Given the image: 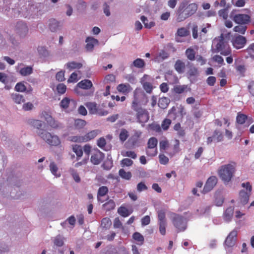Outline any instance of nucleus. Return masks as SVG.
<instances>
[{
	"label": "nucleus",
	"instance_id": "nucleus-60",
	"mask_svg": "<svg viewBox=\"0 0 254 254\" xmlns=\"http://www.w3.org/2000/svg\"><path fill=\"white\" fill-rule=\"evenodd\" d=\"M70 100L68 98H64L60 103V106L63 109H66L68 107Z\"/></svg>",
	"mask_w": 254,
	"mask_h": 254
},
{
	"label": "nucleus",
	"instance_id": "nucleus-23",
	"mask_svg": "<svg viewBox=\"0 0 254 254\" xmlns=\"http://www.w3.org/2000/svg\"><path fill=\"white\" fill-rule=\"evenodd\" d=\"M62 25L61 23L55 19H51L49 21V27L52 32H56L59 30Z\"/></svg>",
	"mask_w": 254,
	"mask_h": 254
},
{
	"label": "nucleus",
	"instance_id": "nucleus-47",
	"mask_svg": "<svg viewBox=\"0 0 254 254\" xmlns=\"http://www.w3.org/2000/svg\"><path fill=\"white\" fill-rule=\"evenodd\" d=\"M169 142L166 139H163L160 141L159 147L161 151L166 150L169 147Z\"/></svg>",
	"mask_w": 254,
	"mask_h": 254
},
{
	"label": "nucleus",
	"instance_id": "nucleus-16",
	"mask_svg": "<svg viewBox=\"0 0 254 254\" xmlns=\"http://www.w3.org/2000/svg\"><path fill=\"white\" fill-rule=\"evenodd\" d=\"M233 20L236 23L244 25L250 21V17L247 14H238L233 16Z\"/></svg>",
	"mask_w": 254,
	"mask_h": 254
},
{
	"label": "nucleus",
	"instance_id": "nucleus-36",
	"mask_svg": "<svg viewBox=\"0 0 254 254\" xmlns=\"http://www.w3.org/2000/svg\"><path fill=\"white\" fill-rule=\"evenodd\" d=\"M118 212L123 217H126L129 216L132 213V211H129L125 207L121 206L118 208Z\"/></svg>",
	"mask_w": 254,
	"mask_h": 254
},
{
	"label": "nucleus",
	"instance_id": "nucleus-59",
	"mask_svg": "<svg viewBox=\"0 0 254 254\" xmlns=\"http://www.w3.org/2000/svg\"><path fill=\"white\" fill-rule=\"evenodd\" d=\"M41 116L47 123H49L53 119L51 115L46 111L42 112Z\"/></svg>",
	"mask_w": 254,
	"mask_h": 254
},
{
	"label": "nucleus",
	"instance_id": "nucleus-8",
	"mask_svg": "<svg viewBox=\"0 0 254 254\" xmlns=\"http://www.w3.org/2000/svg\"><path fill=\"white\" fill-rule=\"evenodd\" d=\"M187 3L182 2L180 4L176 12V21L178 22H181L184 21L187 18L189 17L188 14L185 12V8L186 7Z\"/></svg>",
	"mask_w": 254,
	"mask_h": 254
},
{
	"label": "nucleus",
	"instance_id": "nucleus-10",
	"mask_svg": "<svg viewBox=\"0 0 254 254\" xmlns=\"http://www.w3.org/2000/svg\"><path fill=\"white\" fill-rule=\"evenodd\" d=\"M233 46L237 49L243 48L246 44V38L241 35H236L232 40Z\"/></svg>",
	"mask_w": 254,
	"mask_h": 254
},
{
	"label": "nucleus",
	"instance_id": "nucleus-43",
	"mask_svg": "<svg viewBox=\"0 0 254 254\" xmlns=\"http://www.w3.org/2000/svg\"><path fill=\"white\" fill-rule=\"evenodd\" d=\"M129 136L128 132L127 130L124 128H122L119 134L120 140L122 142H124L128 138Z\"/></svg>",
	"mask_w": 254,
	"mask_h": 254
},
{
	"label": "nucleus",
	"instance_id": "nucleus-21",
	"mask_svg": "<svg viewBox=\"0 0 254 254\" xmlns=\"http://www.w3.org/2000/svg\"><path fill=\"white\" fill-rule=\"evenodd\" d=\"M190 34V31L185 27H181L178 29L175 34L176 40L178 42H182L179 37H185Z\"/></svg>",
	"mask_w": 254,
	"mask_h": 254
},
{
	"label": "nucleus",
	"instance_id": "nucleus-64",
	"mask_svg": "<svg viewBox=\"0 0 254 254\" xmlns=\"http://www.w3.org/2000/svg\"><path fill=\"white\" fill-rule=\"evenodd\" d=\"M247 52L251 58H254V43L251 44L248 47Z\"/></svg>",
	"mask_w": 254,
	"mask_h": 254
},
{
	"label": "nucleus",
	"instance_id": "nucleus-2",
	"mask_svg": "<svg viewBox=\"0 0 254 254\" xmlns=\"http://www.w3.org/2000/svg\"><path fill=\"white\" fill-rule=\"evenodd\" d=\"M212 47V51L214 53H220L223 56H228L231 54V48L228 43L224 40L222 35L213 40Z\"/></svg>",
	"mask_w": 254,
	"mask_h": 254
},
{
	"label": "nucleus",
	"instance_id": "nucleus-19",
	"mask_svg": "<svg viewBox=\"0 0 254 254\" xmlns=\"http://www.w3.org/2000/svg\"><path fill=\"white\" fill-rule=\"evenodd\" d=\"M85 42L86 43L85 47L87 51L90 52L93 50L95 46L99 44V41L97 39L90 36L86 38Z\"/></svg>",
	"mask_w": 254,
	"mask_h": 254
},
{
	"label": "nucleus",
	"instance_id": "nucleus-38",
	"mask_svg": "<svg viewBox=\"0 0 254 254\" xmlns=\"http://www.w3.org/2000/svg\"><path fill=\"white\" fill-rule=\"evenodd\" d=\"M72 150L78 158H80L83 155V150L81 146L75 144L72 145Z\"/></svg>",
	"mask_w": 254,
	"mask_h": 254
},
{
	"label": "nucleus",
	"instance_id": "nucleus-26",
	"mask_svg": "<svg viewBox=\"0 0 254 254\" xmlns=\"http://www.w3.org/2000/svg\"><path fill=\"white\" fill-rule=\"evenodd\" d=\"M197 9V5L195 3H190L185 8V12L188 14L189 17L193 14L196 11Z\"/></svg>",
	"mask_w": 254,
	"mask_h": 254
},
{
	"label": "nucleus",
	"instance_id": "nucleus-29",
	"mask_svg": "<svg viewBox=\"0 0 254 254\" xmlns=\"http://www.w3.org/2000/svg\"><path fill=\"white\" fill-rule=\"evenodd\" d=\"M93 86L92 82L88 79H85L80 81L77 84V86L81 89L88 90Z\"/></svg>",
	"mask_w": 254,
	"mask_h": 254
},
{
	"label": "nucleus",
	"instance_id": "nucleus-35",
	"mask_svg": "<svg viewBox=\"0 0 254 254\" xmlns=\"http://www.w3.org/2000/svg\"><path fill=\"white\" fill-rule=\"evenodd\" d=\"M170 103V100L167 97H162L159 99L158 106L162 109L166 108Z\"/></svg>",
	"mask_w": 254,
	"mask_h": 254
},
{
	"label": "nucleus",
	"instance_id": "nucleus-7",
	"mask_svg": "<svg viewBox=\"0 0 254 254\" xmlns=\"http://www.w3.org/2000/svg\"><path fill=\"white\" fill-rule=\"evenodd\" d=\"M157 143L158 140L156 138L152 137L149 139L146 148V153L147 156L153 157L157 155L158 152Z\"/></svg>",
	"mask_w": 254,
	"mask_h": 254
},
{
	"label": "nucleus",
	"instance_id": "nucleus-25",
	"mask_svg": "<svg viewBox=\"0 0 254 254\" xmlns=\"http://www.w3.org/2000/svg\"><path fill=\"white\" fill-rule=\"evenodd\" d=\"M100 131L98 129L93 130L83 136L84 142H87L94 138L99 133Z\"/></svg>",
	"mask_w": 254,
	"mask_h": 254
},
{
	"label": "nucleus",
	"instance_id": "nucleus-58",
	"mask_svg": "<svg viewBox=\"0 0 254 254\" xmlns=\"http://www.w3.org/2000/svg\"><path fill=\"white\" fill-rule=\"evenodd\" d=\"M231 2L236 7H243L245 5L246 0H232Z\"/></svg>",
	"mask_w": 254,
	"mask_h": 254
},
{
	"label": "nucleus",
	"instance_id": "nucleus-3",
	"mask_svg": "<svg viewBox=\"0 0 254 254\" xmlns=\"http://www.w3.org/2000/svg\"><path fill=\"white\" fill-rule=\"evenodd\" d=\"M38 134L41 139L50 145L58 146L61 145V139L56 134L41 129L38 131Z\"/></svg>",
	"mask_w": 254,
	"mask_h": 254
},
{
	"label": "nucleus",
	"instance_id": "nucleus-44",
	"mask_svg": "<svg viewBox=\"0 0 254 254\" xmlns=\"http://www.w3.org/2000/svg\"><path fill=\"white\" fill-rule=\"evenodd\" d=\"M224 202V197L220 194H217L215 196L214 204L217 206H221Z\"/></svg>",
	"mask_w": 254,
	"mask_h": 254
},
{
	"label": "nucleus",
	"instance_id": "nucleus-30",
	"mask_svg": "<svg viewBox=\"0 0 254 254\" xmlns=\"http://www.w3.org/2000/svg\"><path fill=\"white\" fill-rule=\"evenodd\" d=\"M12 101L17 104H20L25 101L24 97L23 95L18 93H13L11 95Z\"/></svg>",
	"mask_w": 254,
	"mask_h": 254
},
{
	"label": "nucleus",
	"instance_id": "nucleus-13",
	"mask_svg": "<svg viewBox=\"0 0 254 254\" xmlns=\"http://www.w3.org/2000/svg\"><path fill=\"white\" fill-rule=\"evenodd\" d=\"M238 233L236 230L231 231L226 239L225 241V248L233 247L236 243Z\"/></svg>",
	"mask_w": 254,
	"mask_h": 254
},
{
	"label": "nucleus",
	"instance_id": "nucleus-28",
	"mask_svg": "<svg viewBox=\"0 0 254 254\" xmlns=\"http://www.w3.org/2000/svg\"><path fill=\"white\" fill-rule=\"evenodd\" d=\"M117 89L119 92L125 94H127L132 90L131 86L128 83L120 84L117 86Z\"/></svg>",
	"mask_w": 254,
	"mask_h": 254
},
{
	"label": "nucleus",
	"instance_id": "nucleus-12",
	"mask_svg": "<svg viewBox=\"0 0 254 254\" xmlns=\"http://www.w3.org/2000/svg\"><path fill=\"white\" fill-rule=\"evenodd\" d=\"M137 112V119L140 123H146L149 119V115L148 111L144 109L139 108L135 110Z\"/></svg>",
	"mask_w": 254,
	"mask_h": 254
},
{
	"label": "nucleus",
	"instance_id": "nucleus-11",
	"mask_svg": "<svg viewBox=\"0 0 254 254\" xmlns=\"http://www.w3.org/2000/svg\"><path fill=\"white\" fill-rule=\"evenodd\" d=\"M223 138V132L219 130L216 129L211 136L207 138L206 143L208 145H210L214 142H220L222 141Z\"/></svg>",
	"mask_w": 254,
	"mask_h": 254
},
{
	"label": "nucleus",
	"instance_id": "nucleus-32",
	"mask_svg": "<svg viewBox=\"0 0 254 254\" xmlns=\"http://www.w3.org/2000/svg\"><path fill=\"white\" fill-rule=\"evenodd\" d=\"M52 241L54 246L60 247L64 244V238L62 236L58 235L52 239Z\"/></svg>",
	"mask_w": 254,
	"mask_h": 254
},
{
	"label": "nucleus",
	"instance_id": "nucleus-42",
	"mask_svg": "<svg viewBox=\"0 0 254 254\" xmlns=\"http://www.w3.org/2000/svg\"><path fill=\"white\" fill-rule=\"evenodd\" d=\"M195 55V52L191 48H188L186 51V55L187 58L190 61H193L194 60Z\"/></svg>",
	"mask_w": 254,
	"mask_h": 254
},
{
	"label": "nucleus",
	"instance_id": "nucleus-15",
	"mask_svg": "<svg viewBox=\"0 0 254 254\" xmlns=\"http://www.w3.org/2000/svg\"><path fill=\"white\" fill-rule=\"evenodd\" d=\"M144 97V94L140 89H136L134 91V99L132 103V108L136 110L140 103L141 99Z\"/></svg>",
	"mask_w": 254,
	"mask_h": 254
},
{
	"label": "nucleus",
	"instance_id": "nucleus-55",
	"mask_svg": "<svg viewBox=\"0 0 254 254\" xmlns=\"http://www.w3.org/2000/svg\"><path fill=\"white\" fill-rule=\"evenodd\" d=\"M108 191V189L107 187L102 186L100 187L98 191V198H99V196H104Z\"/></svg>",
	"mask_w": 254,
	"mask_h": 254
},
{
	"label": "nucleus",
	"instance_id": "nucleus-63",
	"mask_svg": "<svg viewBox=\"0 0 254 254\" xmlns=\"http://www.w3.org/2000/svg\"><path fill=\"white\" fill-rule=\"evenodd\" d=\"M116 77L113 74H108L105 76L104 82L105 84H107L110 82H113L115 81Z\"/></svg>",
	"mask_w": 254,
	"mask_h": 254
},
{
	"label": "nucleus",
	"instance_id": "nucleus-46",
	"mask_svg": "<svg viewBox=\"0 0 254 254\" xmlns=\"http://www.w3.org/2000/svg\"><path fill=\"white\" fill-rule=\"evenodd\" d=\"M112 222L109 218H104L102 220L101 226L105 229H109L111 226Z\"/></svg>",
	"mask_w": 254,
	"mask_h": 254
},
{
	"label": "nucleus",
	"instance_id": "nucleus-17",
	"mask_svg": "<svg viewBox=\"0 0 254 254\" xmlns=\"http://www.w3.org/2000/svg\"><path fill=\"white\" fill-rule=\"evenodd\" d=\"M17 70L23 76H28L33 72V68L31 66H24L22 64H18Z\"/></svg>",
	"mask_w": 254,
	"mask_h": 254
},
{
	"label": "nucleus",
	"instance_id": "nucleus-39",
	"mask_svg": "<svg viewBox=\"0 0 254 254\" xmlns=\"http://www.w3.org/2000/svg\"><path fill=\"white\" fill-rule=\"evenodd\" d=\"M140 20L143 23L144 26L147 28L150 29L155 26V22L154 21H151L149 22H148V19L144 16H141L140 17Z\"/></svg>",
	"mask_w": 254,
	"mask_h": 254
},
{
	"label": "nucleus",
	"instance_id": "nucleus-34",
	"mask_svg": "<svg viewBox=\"0 0 254 254\" xmlns=\"http://www.w3.org/2000/svg\"><path fill=\"white\" fill-rule=\"evenodd\" d=\"M82 64L80 63H76L75 62H71L67 63L65 65V67L68 69L69 70H71L74 69H79L81 67Z\"/></svg>",
	"mask_w": 254,
	"mask_h": 254
},
{
	"label": "nucleus",
	"instance_id": "nucleus-53",
	"mask_svg": "<svg viewBox=\"0 0 254 254\" xmlns=\"http://www.w3.org/2000/svg\"><path fill=\"white\" fill-rule=\"evenodd\" d=\"M187 88V85H176L174 87V91L176 93L181 94L184 92Z\"/></svg>",
	"mask_w": 254,
	"mask_h": 254
},
{
	"label": "nucleus",
	"instance_id": "nucleus-18",
	"mask_svg": "<svg viewBox=\"0 0 254 254\" xmlns=\"http://www.w3.org/2000/svg\"><path fill=\"white\" fill-rule=\"evenodd\" d=\"M15 30L20 36H24L27 33L28 28L25 23L20 21L17 23L15 26Z\"/></svg>",
	"mask_w": 254,
	"mask_h": 254
},
{
	"label": "nucleus",
	"instance_id": "nucleus-54",
	"mask_svg": "<svg viewBox=\"0 0 254 254\" xmlns=\"http://www.w3.org/2000/svg\"><path fill=\"white\" fill-rule=\"evenodd\" d=\"M133 65L137 68H142L144 66V62L143 60L138 58L133 62Z\"/></svg>",
	"mask_w": 254,
	"mask_h": 254
},
{
	"label": "nucleus",
	"instance_id": "nucleus-49",
	"mask_svg": "<svg viewBox=\"0 0 254 254\" xmlns=\"http://www.w3.org/2000/svg\"><path fill=\"white\" fill-rule=\"evenodd\" d=\"M104 207L107 210L113 209L115 207V203L111 199L104 204Z\"/></svg>",
	"mask_w": 254,
	"mask_h": 254
},
{
	"label": "nucleus",
	"instance_id": "nucleus-22",
	"mask_svg": "<svg viewBox=\"0 0 254 254\" xmlns=\"http://www.w3.org/2000/svg\"><path fill=\"white\" fill-rule=\"evenodd\" d=\"M142 134V132L138 130H133V133L129 138V142L133 146L135 145L138 142L139 138Z\"/></svg>",
	"mask_w": 254,
	"mask_h": 254
},
{
	"label": "nucleus",
	"instance_id": "nucleus-56",
	"mask_svg": "<svg viewBox=\"0 0 254 254\" xmlns=\"http://www.w3.org/2000/svg\"><path fill=\"white\" fill-rule=\"evenodd\" d=\"M133 238L136 241L140 242V244H143L144 241V238L142 235L138 232H135L133 235Z\"/></svg>",
	"mask_w": 254,
	"mask_h": 254
},
{
	"label": "nucleus",
	"instance_id": "nucleus-6",
	"mask_svg": "<svg viewBox=\"0 0 254 254\" xmlns=\"http://www.w3.org/2000/svg\"><path fill=\"white\" fill-rule=\"evenodd\" d=\"M243 188H245L248 192H246L244 190H242L239 193V199L240 202L243 205L247 204L249 201V197L251 194L252 187L249 182L244 183L242 184Z\"/></svg>",
	"mask_w": 254,
	"mask_h": 254
},
{
	"label": "nucleus",
	"instance_id": "nucleus-20",
	"mask_svg": "<svg viewBox=\"0 0 254 254\" xmlns=\"http://www.w3.org/2000/svg\"><path fill=\"white\" fill-rule=\"evenodd\" d=\"M104 158V154L100 151H97L91 157V162L94 165H98Z\"/></svg>",
	"mask_w": 254,
	"mask_h": 254
},
{
	"label": "nucleus",
	"instance_id": "nucleus-5",
	"mask_svg": "<svg viewBox=\"0 0 254 254\" xmlns=\"http://www.w3.org/2000/svg\"><path fill=\"white\" fill-rule=\"evenodd\" d=\"M170 218L179 231H183L186 229V220L182 216L173 213L170 214Z\"/></svg>",
	"mask_w": 254,
	"mask_h": 254
},
{
	"label": "nucleus",
	"instance_id": "nucleus-52",
	"mask_svg": "<svg viewBox=\"0 0 254 254\" xmlns=\"http://www.w3.org/2000/svg\"><path fill=\"white\" fill-rule=\"evenodd\" d=\"M247 29V26L242 24L236 26L234 28V31L244 34Z\"/></svg>",
	"mask_w": 254,
	"mask_h": 254
},
{
	"label": "nucleus",
	"instance_id": "nucleus-45",
	"mask_svg": "<svg viewBox=\"0 0 254 254\" xmlns=\"http://www.w3.org/2000/svg\"><path fill=\"white\" fill-rule=\"evenodd\" d=\"M119 175L123 179L129 180L131 177V174L129 172H126L124 169H121L119 170Z\"/></svg>",
	"mask_w": 254,
	"mask_h": 254
},
{
	"label": "nucleus",
	"instance_id": "nucleus-37",
	"mask_svg": "<svg viewBox=\"0 0 254 254\" xmlns=\"http://www.w3.org/2000/svg\"><path fill=\"white\" fill-rule=\"evenodd\" d=\"M68 171L75 182L79 183L80 182L81 179L76 170L70 168Z\"/></svg>",
	"mask_w": 254,
	"mask_h": 254
},
{
	"label": "nucleus",
	"instance_id": "nucleus-57",
	"mask_svg": "<svg viewBox=\"0 0 254 254\" xmlns=\"http://www.w3.org/2000/svg\"><path fill=\"white\" fill-rule=\"evenodd\" d=\"M86 124L85 121L81 119H77L75 121L74 125L78 128H83Z\"/></svg>",
	"mask_w": 254,
	"mask_h": 254
},
{
	"label": "nucleus",
	"instance_id": "nucleus-31",
	"mask_svg": "<svg viewBox=\"0 0 254 254\" xmlns=\"http://www.w3.org/2000/svg\"><path fill=\"white\" fill-rule=\"evenodd\" d=\"M174 67L175 69L178 73H182L184 72L185 64L182 61L178 60L176 61Z\"/></svg>",
	"mask_w": 254,
	"mask_h": 254
},
{
	"label": "nucleus",
	"instance_id": "nucleus-27",
	"mask_svg": "<svg viewBox=\"0 0 254 254\" xmlns=\"http://www.w3.org/2000/svg\"><path fill=\"white\" fill-rule=\"evenodd\" d=\"M50 170L51 173L56 177L59 178L61 176V172L59 170L57 165L54 162H51L49 165Z\"/></svg>",
	"mask_w": 254,
	"mask_h": 254
},
{
	"label": "nucleus",
	"instance_id": "nucleus-1",
	"mask_svg": "<svg viewBox=\"0 0 254 254\" xmlns=\"http://www.w3.org/2000/svg\"><path fill=\"white\" fill-rule=\"evenodd\" d=\"M236 167L237 163L233 161L219 167L218 174L225 185L228 184L232 181L236 172Z\"/></svg>",
	"mask_w": 254,
	"mask_h": 254
},
{
	"label": "nucleus",
	"instance_id": "nucleus-4",
	"mask_svg": "<svg viewBox=\"0 0 254 254\" xmlns=\"http://www.w3.org/2000/svg\"><path fill=\"white\" fill-rule=\"evenodd\" d=\"M89 110V113L92 115H97L100 116H106L108 112L101 108L99 105L95 102H89L85 104Z\"/></svg>",
	"mask_w": 254,
	"mask_h": 254
},
{
	"label": "nucleus",
	"instance_id": "nucleus-61",
	"mask_svg": "<svg viewBox=\"0 0 254 254\" xmlns=\"http://www.w3.org/2000/svg\"><path fill=\"white\" fill-rule=\"evenodd\" d=\"M158 223H166L165 213L163 211H159L158 212Z\"/></svg>",
	"mask_w": 254,
	"mask_h": 254
},
{
	"label": "nucleus",
	"instance_id": "nucleus-24",
	"mask_svg": "<svg viewBox=\"0 0 254 254\" xmlns=\"http://www.w3.org/2000/svg\"><path fill=\"white\" fill-rule=\"evenodd\" d=\"M234 214V208L232 206L228 207L223 212V218L226 222L231 221Z\"/></svg>",
	"mask_w": 254,
	"mask_h": 254
},
{
	"label": "nucleus",
	"instance_id": "nucleus-41",
	"mask_svg": "<svg viewBox=\"0 0 254 254\" xmlns=\"http://www.w3.org/2000/svg\"><path fill=\"white\" fill-rule=\"evenodd\" d=\"M179 141L178 140H175V144L173 146V150L170 152H167L168 154L171 157L179 151Z\"/></svg>",
	"mask_w": 254,
	"mask_h": 254
},
{
	"label": "nucleus",
	"instance_id": "nucleus-33",
	"mask_svg": "<svg viewBox=\"0 0 254 254\" xmlns=\"http://www.w3.org/2000/svg\"><path fill=\"white\" fill-rule=\"evenodd\" d=\"M48 124L53 129H59L64 127L62 123L55 120L54 118Z\"/></svg>",
	"mask_w": 254,
	"mask_h": 254
},
{
	"label": "nucleus",
	"instance_id": "nucleus-51",
	"mask_svg": "<svg viewBox=\"0 0 254 254\" xmlns=\"http://www.w3.org/2000/svg\"><path fill=\"white\" fill-rule=\"evenodd\" d=\"M212 60L217 63L220 66L224 64L223 58L219 55H216L212 57Z\"/></svg>",
	"mask_w": 254,
	"mask_h": 254
},
{
	"label": "nucleus",
	"instance_id": "nucleus-9",
	"mask_svg": "<svg viewBox=\"0 0 254 254\" xmlns=\"http://www.w3.org/2000/svg\"><path fill=\"white\" fill-rule=\"evenodd\" d=\"M169 114L170 117L173 118L174 120L177 119V118L181 119L186 114L185 108L181 105L177 108L173 107L170 110Z\"/></svg>",
	"mask_w": 254,
	"mask_h": 254
},
{
	"label": "nucleus",
	"instance_id": "nucleus-14",
	"mask_svg": "<svg viewBox=\"0 0 254 254\" xmlns=\"http://www.w3.org/2000/svg\"><path fill=\"white\" fill-rule=\"evenodd\" d=\"M217 183V179L215 176H211L209 177L203 189L202 192L203 193H206L211 190L213 189L214 186L216 185Z\"/></svg>",
	"mask_w": 254,
	"mask_h": 254
},
{
	"label": "nucleus",
	"instance_id": "nucleus-62",
	"mask_svg": "<svg viewBox=\"0 0 254 254\" xmlns=\"http://www.w3.org/2000/svg\"><path fill=\"white\" fill-rule=\"evenodd\" d=\"M159 160L160 164L166 165L169 162V158L164 154H160L159 155Z\"/></svg>",
	"mask_w": 254,
	"mask_h": 254
},
{
	"label": "nucleus",
	"instance_id": "nucleus-50",
	"mask_svg": "<svg viewBox=\"0 0 254 254\" xmlns=\"http://www.w3.org/2000/svg\"><path fill=\"white\" fill-rule=\"evenodd\" d=\"M15 91L17 92H23L26 91V88L25 85L22 82L17 83L14 88Z\"/></svg>",
	"mask_w": 254,
	"mask_h": 254
},
{
	"label": "nucleus",
	"instance_id": "nucleus-48",
	"mask_svg": "<svg viewBox=\"0 0 254 254\" xmlns=\"http://www.w3.org/2000/svg\"><path fill=\"white\" fill-rule=\"evenodd\" d=\"M229 6L228 5L224 9H222L218 11V14L220 17H222L224 19H226L228 17V10Z\"/></svg>",
	"mask_w": 254,
	"mask_h": 254
},
{
	"label": "nucleus",
	"instance_id": "nucleus-40",
	"mask_svg": "<svg viewBox=\"0 0 254 254\" xmlns=\"http://www.w3.org/2000/svg\"><path fill=\"white\" fill-rule=\"evenodd\" d=\"M121 155L124 157H128L134 159L137 157V155L135 152L131 150H123L121 151Z\"/></svg>",
	"mask_w": 254,
	"mask_h": 254
}]
</instances>
